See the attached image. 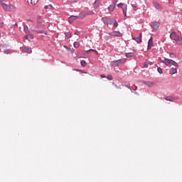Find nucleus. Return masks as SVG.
I'll list each match as a JSON object with an SVG mask.
<instances>
[{"label":"nucleus","instance_id":"nucleus-18","mask_svg":"<svg viewBox=\"0 0 182 182\" xmlns=\"http://www.w3.org/2000/svg\"><path fill=\"white\" fill-rule=\"evenodd\" d=\"M32 32H36V33H44L46 35V31L44 30H40V31H36V30H31Z\"/></svg>","mask_w":182,"mask_h":182},{"label":"nucleus","instance_id":"nucleus-25","mask_svg":"<svg viewBox=\"0 0 182 182\" xmlns=\"http://www.w3.org/2000/svg\"><path fill=\"white\" fill-rule=\"evenodd\" d=\"M171 65H173V66H175V68H178V63H177L176 61L172 60V62L171 63Z\"/></svg>","mask_w":182,"mask_h":182},{"label":"nucleus","instance_id":"nucleus-41","mask_svg":"<svg viewBox=\"0 0 182 182\" xmlns=\"http://www.w3.org/2000/svg\"><path fill=\"white\" fill-rule=\"evenodd\" d=\"M64 48L65 49H67V50H70V48H69V47H68V46H65Z\"/></svg>","mask_w":182,"mask_h":182},{"label":"nucleus","instance_id":"nucleus-26","mask_svg":"<svg viewBox=\"0 0 182 182\" xmlns=\"http://www.w3.org/2000/svg\"><path fill=\"white\" fill-rule=\"evenodd\" d=\"M99 5H100V1H95L94 3V6L95 8H97L99 6Z\"/></svg>","mask_w":182,"mask_h":182},{"label":"nucleus","instance_id":"nucleus-22","mask_svg":"<svg viewBox=\"0 0 182 182\" xmlns=\"http://www.w3.org/2000/svg\"><path fill=\"white\" fill-rule=\"evenodd\" d=\"M73 46H74V48L77 49V48H79V46H80V43L77 41H75L73 43Z\"/></svg>","mask_w":182,"mask_h":182},{"label":"nucleus","instance_id":"nucleus-29","mask_svg":"<svg viewBox=\"0 0 182 182\" xmlns=\"http://www.w3.org/2000/svg\"><path fill=\"white\" fill-rule=\"evenodd\" d=\"M146 85H147V86H149V87H152V86H153V82L149 81V82H146Z\"/></svg>","mask_w":182,"mask_h":182},{"label":"nucleus","instance_id":"nucleus-2","mask_svg":"<svg viewBox=\"0 0 182 182\" xmlns=\"http://www.w3.org/2000/svg\"><path fill=\"white\" fill-rule=\"evenodd\" d=\"M117 7L122 9L123 14H124V16H127V4L120 3V4H117Z\"/></svg>","mask_w":182,"mask_h":182},{"label":"nucleus","instance_id":"nucleus-33","mask_svg":"<svg viewBox=\"0 0 182 182\" xmlns=\"http://www.w3.org/2000/svg\"><path fill=\"white\" fill-rule=\"evenodd\" d=\"M0 28H4V20L0 18Z\"/></svg>","mask_w":182,"mask_h":182},{"label":"nucleus","instance_id":"nucleus-32","mask_svg":"<svg viewBox=\"0 0 182 182\" xmlns=\"http://www.w3.org/2000/svg\"><path fill=\"white\" fill-rule=\"evenodd\" d=\"M44 8L45 9H52L53 6H52V5H48V6H46Z\"/></svg>","mask_w":182,"mask_h":182},{"label":"nucleus","instance_id":"nucleus-21","mask_svg":"<svg viewBox=\"0 0 182 182\" xmlns=\"http://www.w3.org/2000/svg\"><path fill=\"white\" fill-rule=\"evenodd\" d=\"M125 56L127 58H133V56H134V54L133 53H127L125 54Z\"/></svg>","mask_w":182,"mask_h":182},{"label":"nucleus","instance_id":"nucleus-48","mask_svg":"<svg viewBox=\"0 0 182 182\" xmlns=\"http://www.w3.org/2000/svg\"><path fill=\"white\" fill-rule=\"evenodd\" d=\"M133 8H137V6L132 4Z\"/></svg>","mask_w":182,"mask_h":182},{"label":"nucleus","instance_id":"nucleus-9","mask_svg":"<svg viewBox=\"0 0 182 182\" xmlns=\"http://www.w3.org/2000/svg\"><path fill=\"white\" fill-rule=\"evenodd\" d=\"M7 11L9 12H15V11H16V7H15L14 5H9Z\"/></svg>","mask_w":182,"mask_h":182},{"label":"nucleus","instance_id":"nucleus-14","mask_svg":"<svg viewBox=\"0 0 182 182\" xmlns=\"http://www.w3.org/2000/svg\"><path fill=\"white\" fill-rule=\"evenodd\" d=\"M149 65H153V63L150 62V61H146L144 63L142 68L144 69H147V68H149Z\"/></svg>","mask_w":182,"mask_h":182},{"label":"nucleus","instance_id":"nucleus-46","mask_svg":"<svg viewBox=\"0 0 182 182\" xmlns=\"http://www.w3.org/2000/svg\"><path fill=\"white\" fill-rule=\"evenodd\" d=\"M30 36L32 39H33V34H30Z\"/></svg>","mask_w":182,"mask_h":182},{"label":"nucleus","instance_id":"nucleus-5","mask_svg":"<svg viewBox=\"0 0 182 182\" xmlns=\"http://www.w3.org/2000/svg\"><path fill=\"white\" fill-rule=\"evenodd\" d=\"M151 28H153V29H155L156 31H157V29L160 28V23L157 21H154L151 23Z\"/></svg>","mask_w":182,"mask_h":182},{"label":"nucleus","instance_id":"nucleus-6","mask_svg":"<svg viewBox=\"0 0 182 182\" xmlns=\"http://www.w3.org/2000/svg\"><path fill=\"white\" fill-rule=\"evenodd\" d=\"M79 17L77 16H71L68 18V22L69 23H73L76 19H78Z\"/></svg>","mask_w":182,"mask_h":182},{"label":"nucleus","instance_id":"nucleus-10","mask_svg":"<svg viewBox=\"0 0 182 182\" xmlns=\"http://www.w3.org/2000/svg\"><path fill=\"white\" fill-rule=\"evenodd\" d=\"M165 100L167 102H174L175 100H177V98L172 96H167L165 97Z\"/></svg>","mask_w":182,"mask_h":182},{"label":"nucleus","instance_id":"nucleus-53","mask_svg":"<svg viewBox=\"0 0 182 182\" xmlns=\"http://www.w3.org/2000/svg\"><path fill=\"white\" fill-rule=\"evenodd\" d=\"M52 0H50V1H51Z\"/></svg>","mask_w":182,"mask_h":182},{"label":"nucleus","instance_id":"nucleus-23","mask_svg":"<svg viewBox=\"0 0 182 182\" xmlns=\"http://www.w3.org/2000/svg\"><path fill=\"white\" fill-rule=\"evenodd\" d=\"M1 5L3 6L4 9H5L6 11H8V8L9 6H8V4L1 3Z\"/></svg>","mask_w":182,"mask_h":182},{"label":"nucleus","instance_id":"nucleus-19","mask_svg":"<svg viewBox=\"0 0 182 182\" xmlns=\"http://www.w3.org/2000/svg\"><path fill=\"white\" fill-rule=\"evenodd\" d=\"M23 50V52H25V53H32V50L29 48H25Z\"/></svg>","mask_w":182,"mask_h":182},{"label":"nucleus","instance_id":"nucleus-11","mask_svg":"<svg viewBox=\"0 0 182 182\" xmlns=\"http://www.w3.org/2000/svg\"><path fill=\"white\" fill-rule=\"evenodd\" d=\"M42 28H43V24L42 23V21H41V20H38L37 21L36 28L37 29H42Z\"/></svg>","mask_w":182,"mask_h":182},{"label":"nucleus","instance_id":"nucleus-44","mask_svg":"<svg viewBox=\"0 0 182 182\" xmlns=\"http://www.w3.org/2000/svg\"><path fill=\"white\" fill-rule=\"evenodd\" d=\"M24 38L25 39H27V40L29 39V37L28 36H25Z\"/></svg>","mask_w":182,"mask_h":182},{"label":"nucleus","instance_id":"nucleus-30","mask_svg":"<svg viewBox=\"0 0 182 182\" xmlns=\"http://www.w3.org/2000/svg\"><path fill=\"white\" fill-rule=\"evenodd\" d=\"M80 63H81V66H82L83 68L86 66V61L85 60H81Z\"/></svg>","mask_w":182,"mask_h":182},{"label":"nucleus","instance_id":"nucleus-50","mask_svg":"<svg viewBox=\"0 0 182 182\" xmlns=\"http://www.w3.org/2000/svg\"><path fill=\"white\" fill-rule=\"evenodd\" d=\"M134 93H135V95H139V93L137 92H135Z\"/></svg>","mask_w":182,"mask_h":182},{"label":"nucleus","instance_id":"nucleus-17","mask_svg":"<svg viewBox=\"0 0 182 182\" xmlns=\"http://www.w3.org/2000/svg\"><path fill=\"white\" fill-rule=\"evenodd\" d=\"M170 75H176L177 73V68H172L169 70Z\"/></svg>","mask_w":182,"mask_h":182},{"label":"nucleus","instance_id":"nucleus-47","mask_svg":"<svg viewBox=\"0 0 182 182\" xmlns=\"http://www.w3.org/2000/svg\"><path fill=\"white\" fill-rule=\"evenodd\" d=\"M77 70L78 72H82V73H83V70Z\"/></svg>","mask_w":182,"mask_h":182},{"label":"nucleus","instance_id":"nucleus-8","mask_svg":"<svg viewBox=\"0 0 182 182\" xmlns=\"http://www.w3.org/2000/svg\"><path fill=\"white\" fill-rule=\"evenodd\" d=\"M141 38H142V34L139 33V37H134L132 39L133 41H136L137 43H140V42H141Z\"/></svg>","mask_w":182,"mask_h":182},{"label":"nucleus","instance_id":"nucleus-27","mask_svg":"<svg viewBox=\"0 0 182 182\" xmlns=\"http://www.w3.org/2000/svg\"><path fill=\"white\" fill-rule=\"evenodd\" d=\"M23 28H24V31H25L26 33H29L30 31H29V28L28 27V26H24Z\"/></svg>","mask_w":182,"mask_h":182},{"label":"nucleus","instance_id":"nucleus-4","mask_svg":"<svg viewBox=\"0 0 182 182\" xmlns=\"http://www.w3.org/2000/svg\"><path fill=\"white\" fill-rule=\"evenodd\" d=\"M161 62L162 63H164L166 66H168V65H171V63L173 62V60L165 58L164 60L161 59Z\"/></svg>","mask_w":182,"mask_h":182},{"label":"nucleus","instance_id":"nucleus-34","mask_svg":"<svg viewBox=\"0 0 182 182\" xmlns=\"http://www.w3.org/2000/svg\"><path fill=\"white\" fill-rule=\"evenodd\" d=\"M157 70H158L159 73H160V75H161V73H163V69H161V68L159 67L157 68Z\"/></svg>","mask_w":182,"mask_h":182},{"label":"nucleus","instance_id":"nucleus-7","mask_svg":"<svg viewBox=\"0 0 182 182\" xmlns=\"http://www.w3.org/2000/svg\"><path fill=\"white\" fill-rule=\"evenodd\" d=\"M109 35H111V36H123V33L119 31H112L109 33Z\"/></svg>","mask_w":182,"mask_h":182},{"label":"nucleus","instance_id":"nucleus-42","mask_svg":"<svg viewBox=\"0 0 182 182\" xmlns=\"http://www.w3.org/2000/svg\"><path fill=\"white\" fill-rule=\"evenodd\" d=\"M115 87H116L117 89H122V87H119L117 85H115Z\"/></svg>","mask_w":182,"mask_h":182},{"label":"nucleus","instance_id":"nucleus-51","mask_svg":"<svg viewBox=\"0 0 182 182\" xmlns=\"http://www.w3.org/2000/svg\"><path fill=\"white\" fill-rule=\"evenodd\" d=\"M15 25L18 27V23H16Z\"/></svg>","mask_w":182,"mask_h":182},{"label":"nucleus","instance_id":"nucleus-24","mask_svg":"<svg viewBox=\"0 0 182 182\" xmlns=\"http://www.w3.org/2000/svg\"><path fill=\"white\" fill-rule=\"evenodd\" d=\"M123 86H125V87H128V89L130 90L132 93H134V92L133 91V88H132V86L130 85H123Z\"/></svg>","mask_w":182,"mask_h":182},{"label":"nucleus","instance_id":"nucleus-52","mask_svg":"<svg viewBox=\"0 0 182 182\" xmlns=\"http://www.w3.org/2000/svg\"><path fill=\"white\" fill-rule=\"evenodd\" d=\"M0 38H1V33H0Z\"/></svg>","mask_w":182,"mask_h":182},{"label":"nucleus","instance_id":"nucleus-35","mask_svg":"<svg viewBox=\"0 0 182 182\" xmlns=\"http://www.w3.org/2000/svg\"><path fill=\"white\" fill-rule=\"evenodd\" d=\"M87 53H89L90 52H95V53H97V51L96 50H93V49H90L86 51Z\"/></svg>","mask_w":182,"mask_h":182},{"label":"nucleus","instance_id":"nucleus-16","mask_svg":"<svg viewBox=\"0 0 182 182\" xmlns=\"http://www.w3.org/2000/svg\"><path fill=\"white\" fill-rule=\"evenodd\" d=\"M114 8H116V4H112L109 5V6L108 7V10H109L110 12H113V11H114Z\"/></svg>","mask_w":182,"mask_h":182},{"label":"nucleus","instance_id":"nucleus-31","mask_svg":"<svg viewBox=\"0 0 182 182\" xmlns=\"http://www.w3.org/2000/svg\"><path fill=\"white\" fill-rule=\"evenodd\" d=\"M65 36H67L68 38V39H70V38H72V33L68 32L65 33Z\"/></svg>","mask_w":182,"mask_h":182},{"label":"nucleus","instance_id":"nucleus-49","mask_svg":"<svg viewBox=\"0 0 182 182\" xmlns=\"http://www.w3.org/2000/svg\"><path fill=\"white\" fill-rule=\"evenodd\" d=\"M5 0H0V4H2Z\"/></svg>","mask_w":182,"mask_h":182},{"label":"nucleus","instance_id":"nucleus-20","mask_svg":"<svg viewBox=\"0 0 182 182\" xmlns=\"http://www.w3.org/2000/svg\"><path fill=\"white\" fill-rule=\"evenodd\" d=\"M115 20L109 19L107 21V25H113Z\"/></svg>","mask_w":182,"mask_h":182},{"label":"nucleus","instance_id":"nucleus-38","mask_svg":"<svg viewBox=\"0 0 182 182\" xmlns=\"http://www.w3.org/2000/svg\"><path fill=\"white\" fill-rule=\"evenodd\" d=\"M30 4H31V5H36V3L33 1V0H30Z\"/></svg>","mask_w":182,"mask_h":182},{"label":"nucleus","instance_id":"nucleus-37","mask_svg":"<svg viewBox=\"0 0 182 182\" xmlns=\"http://www.w3.org/2000/svg\"><path fill=\"white\" fill-rule=\"evenodd\" d=\"M114 26H115L116 28H117V26H119V23H117V22L116 21V20H115V21L114 22Z\"/></svg>","mask_w":182,"mask_h":182},{"label":"nucleus","instance_id":"nucleus-15","mask_svg":"<svg viewBox=\"0 0 182 182\" xmlns=\"http://www.w3.org/2000/svg\"><path fill=\"white\" fill-rule=\"evenodd\" d=\"M153 48V38H151L148 41V49H151Z\"/></svg>","mask_w":182,"mask_h":182},{"label":"nucleus","instance_id":"nucleus-43","mask_svg":"<svg viewBox=\"0 0 182 182\" xmlns=\"http://www.w3.org/2000/svg\"><path fill=\"white\" fill-rule=\"evenodd\" d=\"M101 77L105 78V77H106V75H105L104 74H102V75H101Z\"/></svg>","mask_w":182,"mask_h":182},{"label":"nucleus","instance_id":"nucleus-39","mask_svg":"<svg viewBox=\"0 0 182 182\" xmlns=\"http://www.w3.org/2000/svg\"><path fill=\"white\" fill-rule=\"evenodd\" d=\"M178 45H182V39L179 38V40H178Z\"/></svg>","mask_w":182,"mask_h":182},{"label":"nucleus","instance_id":"nucleus-12","mask_svg":"<svg viewBox=\"0 0 182 182\" xmlns=\"http://www.w3.org/2000/svg\"><path fill=\"white\" fill-rule=\"evenodd\" d=\"M153 5L155 6L156 9H163V7L161 6V5H160V4L156 1L153 2Z\"/></svg>","mask_w":182,"mask_h":182},{"label":"nucleus","instance_id":"nucleus-45","mask_svg":"<svg viewBox=\"0 0 182 182\" xmlns=\"http://www.w3.org/2000/svg\"><path fill=\"white\" fill-rule=\"evenodd\" d=\"M173 56H174V54L171 53V54H170V58H173Z\"/></svg>","mask_w":182,"mask_h":182},{"label":"nucleus","instance_id":"nucleus-1","mask_svg":"<svg viewBox=\"0 0 182 182\" xmlns=\"http://www.w3.org/2000/svg\"><path fill=\"white\" fill-rule=\"evenodd\" d=\"M126 63V58H122L119 60H117L115 61H112L110 63L111 66H119L120 65H123Z\"/></svg>","mask_w":182,"mask_h":182},{"label":"nucleus","instance_id":"nucleus-3","mask_svg":"<svg viewBox=\"0 0 182 182\" xmlns=\"http://www.w3.org/2000/svg\"><path fill=\"white\" fill-rule=\"evenodd\" d=\"M170 38L171 39H172V41H176V42H177L178 41H179V36L178 35H177V33L176 32H172L171 34H170Z\"/></svg>","mask_w":182,"mask_h":182},{"label":"nucleus","instance_id":"nucleus-36","mask_svg":"<svg viewBox=\"0 0 182 182\" xmlns=\"http://www.w3.org/2000/svg\"><path fill=\"white\" fill-rule=\"evenodd\" d=\"M107 79H108V80H113V77H112L111 75H108L107 76Z\"/></svg>","mask_w":182,"mask_h":182},{"label":"nucleus","instance_id":"nucleus-40","mask_svg":"<svg viewBox=\"0 0 182 182\" xmlns=\"http://www.w3.org/2000/svg\"><path fill=\"white\" fill-rule=\"evenodd\" d=\"M4 53L8 55L9 53V50H4Z\"/></svg>","mask_w":182,"mask_h":182},{"label":"nucleus","instance_id":"nucleus-28","mask_svg":"<svg viewBox=\"0 0 182 182\" xmlns=\"http://www.w3.org/2000/svg\"><path fill=\"white\" fill-rule=\"evenodd\" d=\"M86 15H93L95 14V12H93V11H85Z\"/></svg>","mask_w":182,"mask_h":182},{"label":"nucleus","instance_id":"nucleus-13","mask_svg":"<svg viewBox=\"0 0 182 182\" xmlns=\"http://www.w3.org/2000/svg\"><path fill=\"white\" fill-rule=\"evenodd\" d=\"M87 16L86 11H82L80 13L79 16H77L80 19H83V18H85Z\"/></svg>","mask_w":182,"mask_h":182}]
</instances>
